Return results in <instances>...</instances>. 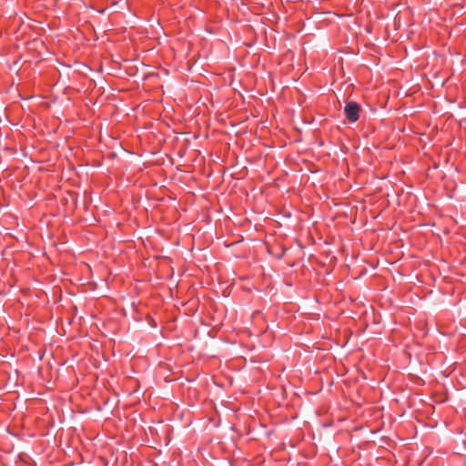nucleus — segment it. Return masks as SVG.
Segmentation results:
<instances>
[{"mask_svg": "<svg viewBox=\"0 0 466 466\" xmlns=\"http://www.w3.org/2000/svg\"><path fill=\"white\" fill-rule=\"evenodd\" d=\"M360 106L354 101H349L346 103L344 107V114L346 118L354 123L360 118Z\"/></svg>", "mask_w": 466, "mask_h": 466, "instance_id": "f257e3e1", "label": "nucleus"}]
</instances>
